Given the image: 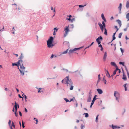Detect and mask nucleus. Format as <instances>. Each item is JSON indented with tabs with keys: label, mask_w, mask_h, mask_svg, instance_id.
Here are the masks:
<instances>
[{
	"label": "nucleus",
	"mask_w": 129,
	"mask_h": 129,
	"mask_svg": "<svg viewBox=\"0 0 129 129\" xmlns=\"http://www.w3.org/2000/svg\"><path fill=\"white\" fill-rule=\"evenodd\" d=\"M125 39L126 40H128V38L126 36H125Z\"/></svg>",
	"instance_id": "59"
},
{
	"label": "nucleus",
	"mask_w": 129,
	"mask_h": 129,
	"mask_svg": "<svg viewBox=\"0 0 129 129\" xmlns=\"http://www.w3.org/2000/svg\"><path fill=\"white\" fill-rule=\"evenodd\" d=\"M69 26H67L64 29V30L65 31V35H64V36H65L67 35L69 31Z\"/></svg>",
	"instance_id": "6"
},
{
	"label": "nucleus",
	"mask_w": 129,
	"mask_h": 129,
	"mask_svg": "<svg viewBox=\"0 0 129 129\" xmlns=\"http://www.w3.org/2000/svg\"><path fill=\"white\" fill-rule=\"evenodd\" d=\"M91 96H90V95H89V102L90 101V100L91 99Z\"/></svg>",
	"instance_id": "57"
},
{
	"label": "nucleus",
	"mask_w": 129,
	"mask_h": 129,
	"mask_svg": "<svg viewBox=\"0 0 129 129\" xmlns=\"http://www.w3.org/2000/svg\"><path fill=\"white\" fill-rule=\"evenodd\" d=\"M122 4L120 3L119 4V6L118 7V8L119 10L120 13V11L121 9Z\"/></svg>",
	"instance_id": "21"
},
{
	"label": "nucleus",
	"mask_w": 129,
	"mask_h": 129,
	"mask_svg": "<svg viewBox=\"0 0 129 129\" xmlns=\"http://www.w3.org/2000/svg\"><path fill=\"white\" fill-rule=\"evenodd\" d=\"M99 116V115H98L96 117V119H95V121L96 122H98V116Z\"/></svg>",
	"instance_id": "30"
},
{
	"label": "nucleus",
	"mask_w": 129,
	"mask_h": 129,
	"mask_svg": "<svg viewBox=\"0 0 129 129\" xmlns=\"http://www.w3.org/2000/svg\"><path fill=\"white\" fill-rule=\"evenodd\" d=\"M107 57V53L106 52H105L104 53L103 59L104 61H105Z\"/></svg>",
	"instance_id": "10"
},
{
	"label": "nucleus",
	"mask_w": 129,
	"mask_h": 129,
	"mask_svg": "<svg viewBox=\"0 0 129 129\" xmlns=\"http://www.w3.org/2000/svg\"><path fill=\"white\" fill-rule=\"evenodd\" d=\"M98 80L97 81V84H96L97 85V84H98V83L101 80L100 74L98 75Z\"/></svg>",
	"instance_id": "13"
},
{
	"label": "nucleus",
	"mask_w": 129,
	"mask_h": 129,
	"mask_svg": "<svg viewBox=\"0 0 129 129\" xmlns=\"http://www.w3.org/2000/svg\"><path fill=\"white\" fill-rule=\"evenodd\" d=\"M127 74L128 77V78H129V73L127 71Z\"/></svg>",
	"instance_id": "52"
},
{
	"label": "nucleus",
	"mask_w": 129,
	"mask_h": 129,
	"mask_svg": "<svg viewBox=\"0 0 129 129\" xmlns=\"http://www.w3.org/2000/svg\"><path fill=\"white\" fill-rule=\"evenodd\" d=\"M105 72L106 73V76L108 77H110V75L108 72V71L105 69Z\"/></svg>",
	"instance_id": "8"
},
{
	"label": "nucleus",
	"mask_w": 129,
	"mask_h": 129,
	"mask_svg": "<svg viewBox=\"0 0 129 129\" xmlns=\"http://www.w3.org/2000/svg\"><path fill=\"white\" fill-rule=\"evenodd\" d=\"M36 124H37L38 123V120L37 119L36 120Z\"/></svg>",
	"instance_id": "62"
},
{
	"label": "nucleus",
	"mask_w": 129,
	"mask_h": 129,
	"mask_svg": "<svg viewBox=\"0 0 129 129\" xmlns=\"http://www.w3.org/2000/svg\"><path fill=\"white\" fill-rule=\"evenodd\" d=\"M111 64L112 66H113L114 67H116V68H118L117 66L116 65V64H115V62H111Z\"/></svg>",
	"instance_id": "11"
},
{
	"label": "nucleus",
	"mask_w": 129,
	"mask_h": 129,
	"mask_svg": "<svg viewBox=\"0 0 129 129\" xmlns=\"http://www.w3.org/2000/svg\"><path fill=\"white\" fill-rule=\"evenodd\" d=\"M120 50H121V52L122 53H123V50L121 48H120Z\"/></svg>",
	"instance_id": "61"
},
{
	"label": "nucleus",
	"mask_w": 129,
	"mask_h": 129,
	"mask_svg": "<svg viewBox=\"0 0 129 129\" xmlns=\"http://www.w3.org/2000/svg\"><path fill=\"white\" fill-rule=\"evenodd\" d=\"M96 90L98 93L99 94H101L103 93V91L101 89H97Z\"/></svg>",
	"instance_id": "12"
},
{
	"label": "nucleus",
	"mask_w": 129,
	"mask_h": 129,
	"mask_svg": "<svg viewBox=\"0 0 129 129\" xmlns=\"http://www.w3.org/2000/svg\"><path fill=\"white\" fill-rule=\"evenodd\" d=\"M93 104L91 103V105H90V108H91V107L92 106V105H93Z\"/></svg>",
	"instance_id": "58"
},
{
	"label": "nucleus",
	"mask_w": 129,
	"mask_h": 129,
	"mask_svg": "<svg viewBox=\"0 0 129 129\" xmlns=\"http://www.w3.org/2000/svg\"><path fill=\"white\" fill-rule=\"evenodd\" d=\"M101 17H102V19L105 22H106V20L105 18L104 17V14H102L101 15Z\"/></svg>",
	"instance_id": "17"
},
{
	"label": "nucleus",
	"mask_w": 129,
	"mask_h": 129,
	"mask_svg": "<svg viewBox=\"0 0 129 129\" xmlns=\"http://www.w3.org/2000/svg\"><path fill=\"white\" fill-rule=\"evenodd\" d=\"M114 95L116 98V100L118 102H119L120 97L119 93L117 91H115L114 93Z\"/></svg>",
	"instance_id": "4"
},
{
	"label": "nucleus",
	"mask_w": 129,
	"mask_h": 129,
	"mask_svg": "<svg viewBox=\"0 0 129 129\" xmlns=\"http://www.w3.org/2000/svg\"><path fill=\"white\" fill-rule=\"evenodd\" d=\"M99 47H101V51H102L103 50V48L102 47V45H101V44H100V45H99Z\"/></svg>",
	"instance_id": "27"
},
{
	"label": "nucleus",
	"mask_w": 129,
	"mask_h": 129,
	"mask_svg": "<svg viewBox=\"0 0 129 129\" xmlns=\"http://www.w3.org/2000/svg\"><path fill=\"white\" fill-rule=\"evenodd\" d=\"M62 83H64L67 84V86L70 87V89L71 90H72L73 89V83L71 79L70 80L69 77L67 76L61 81Z\"/></svg>",
	"instance_id": "2"
},
{
	"label": "nucleus",
	"mask_w": 129,
	"mask_h": 129,
	"mask_svg": "<svg viewBox=\"0 0 129 129\" xmlns=\"http://www.w3.org/2000/svg\"><path fill=\"white\" fill-rule=\"evenodd\" d=\"M53 38L52 37H50L48 40L47 41V47L48 48H52L54 46L53 43Z\"/></svg>",
	"instance_id": "3"
},
{
	"label": "nucleus",
	"mask_w": 129,
	"mask_h": 129,
	"mask_svg": "<svg viewBox=\"0 0 129 129\" xmlns=\"http://www.w3.org/2000/svg\"><path fill=\"white\" fill-rule=\"evenodd\" d=\"M122 34V33H120L119 34V36H118V37L119 38H121Z\"/></svg>",
	"instance_id": "35"
},
{
	"label": "nucleus",
	"mask_w": 129,
	"mask_h": 129,
	"mask_svg": "<svg viewBox=\"0 0 129 129\" xmlns=\"http://www.w3.org/2000/svg\"><path fill=\"white\" fill-rule=\"evenodd\" d=\"M126 18L127 19V21H129V13H127L126 15Z\"/></svg>",
	"instance_id": "19"
},
{
	"label": "nucleus",
	"mask_w": 129,
	"mask_h": 129,
	"mask_svg": "<svg viewBox=\"0 0 129 129\" xmlns=\"http://www.w3.org/2000/svg\"><path fill=\"white\" fill-rule=\"evenodd\" d=\"M90 16L89 14L88 13H87L86 14V17H89Z\"/></svg>",
	"instance_id": "50"
},
{
	"label": "nucleus",
	"mask_w": 129,
	"mask_h": 129,
	"mask_svg": "<svg viewBox=\"0 0 129 129\" xmlns=\"http://www.w3.org/2000/svg\"><path fill=\"white\" fill-rule=\"evenodd\" d=\"M14 107H15V110L16 111L17 110V103L16 102H15V105L14 106Z\"/></svg>",
	"instance_id": "32"
},
{
	"label": "nucleus",
	"mask_w": 129,
	"mask_h": 129,
	"mask_svg": "<svg viewBox=\"0 0 129 129\" xmlns=\"http://www.w3.org/2000/svg\"><path fill=\"white\" fill-rule=\"evenodd\" d=\"M126 84H124L123 85V86L125 88V91H126L127 90V88L126 87Z\"/></svg>",
	"instance_id": "29"
},
{
	"label": "nucleus",
	"mask_w": 129,
	"mask_h": 129,
	"mask_svg": "<svg viewBox=\"0 0 129 129\" xmlns=\"http://www.w3.org/2000/svg\"><path fill=\"white\" fill-rule=\"evenodd\" d=\"M19 114L21 116H22V113H21V112L20 111H19Z\"/></svg>",
	"instance_id": "53"
},
{
	"label": "nucleus",
	"mask_w": 129,
	"mask_h": 129,
	"mask_svg": "<svg viewBox=\"0 0 129 129\" xmlns=\"http://www.w3.org/2000/svg\"><path fill=\"white\" fill-rule=\"evenodd\" d=\"M15 116L16 117H17L18 116L17 110H16V111L15 110Z\"/></svg>",
	"instance_id": "34"
},
{
	"label": "nucleus",
	"mask_w": 129,
	"mask_h": 129,
	"mask_svg": "<svg viewBox=\"0 0 129 129\" xmlns=\"http://www.w3.org/2000/svg\"><path fill=\"white\" fill-rule=\"evenodd\" d=\"M129 27V24H127V27L126 28H124V31H126L127 30V27Z\"/></svg>",
	"instance_id": "36"
},
{
	"label": "nucleus",
	"mask_w": 129,
	"mask_h": 129,
	"mask_svg": "<svg viewBox=\"0 0 129 129\" xmlns=\"http://www.w3.org/2000/svg\"><path fill=\"white\" fill-rule=\"evenodd\" d=\"M67 17H68L67 18V19L69 21H70L71 20V18L72 17L71 15H70L69 16H68Z\"/></svg>",
	"instance_id": "22"
},
{
	"label": "nucleus",
	"mask_w": 129,
	"mask_h": 129,
	"mask_svg": "<svg viewBox=\"0 0 129 129\" xmlns=\"http://www.w3.org/2000/svg\"><path fill=\"white\" fill-rule=\"evenodd\" d=\"M103 39L102 37L100 36V37H98L96 39V41L98 42V44L99 45L100 44L101 42L100 41V40H102Z\"/></svg>",
	"instance_id": "5"
},
{
	"label": "nucleus",
	"mask_w": 129,
	"mask_h": 129,
	"mask_svg": "<svg viewBox=\"0 0 129 129\" xmlns=\"http://www.w3.org/2000/svg\"><path fill=\"white\" fill-rule=\"evenodd\" d=\"M99 26L100 28L101 29L102 31L103 32L104 28V27H103V26H102V25L101 23H99Z\"/></svg>",
	"instance_id": "9"
},
{
	"label": "nucleus",
	"mask_w": 129,
	"mask_h": 129,
	"mask_svg": "<svg viewBox=\"0 0 129 129\" xmlns=\"http://www.w3.org/2000/svg\"><path fill=\"white\" fill-rule=\"evenodd\" d=\"M74 101V100L73 99H71V100L70 101H69V102H70L71 101Z\"/></svg>",
	"instance_id": "55"
},
{
	"label": "nucleus",
	"mask_w": 129,
	"mask_h": 129,
	"mask_svg": "<svg viewBox=\"0 0 129 129\" xmlns=\"http://www.w3.org/2000/svg\"><path fill=\"white\" fill-rule=\"evenodd\" d=\"M25 111L26 112H27V109H26V108H25Z\"/></svg>",
	"instance_id": "54"
},
{
	"label": "nucleus",
	"mask_w": 129,
	"mask_h": 129,
	"mask_svg": "<svg viewBox=\"0 0 129 129\" xmlns=\"http://www.w3.org/2000/svg\"><path fill=\"white\" fill-rule=\"evenodd\" d=\"M12 126L13 127H14V128H15V126L14 125V122H12Z\"/></svg>",
	"instance_id": "42"
},
{
	"label": "nucleus",
	"mask_w": 129,
	"mask_h": 129,
	"mask_svg": "<svg viewBox=\"0 0 129 129\" xmlns=\"http://www.w3.org/2000/svg\"><path fill=\"white\" fill-rule=\"evenodd\" d=\"M91 46H90V45L89 46H88L87 47H86V48H85V49H87V48H89Z\"/></svg>",
	"instance_id": "60"
},
{
	"label": "nucleus",
	"mask_w": 129,
	"mask_h": 129,
	"mask_svg": "<svg viewBox=\"0 0 129 129\" xmlns=\"http://www.w3.org/2000/svg\"><path fill=\"white\" fill-rule=\"evenodd\" d=\"M68 50V49L66 51H64V52H62L61 54H66L67 53V52Z\"/></svg>",
	"instance_id": "33"
},
{
	"label": "nucleus",
	"mask_w": 129,
	"mask_h": 129,
	"mask_svg": "<svg viewBox=\"0 0 129 129\" xmlns=\"http://www.w3.org/2000/svg\"><path fill=\"white\" fill-rule=\"evenodd\" d=\"M105 32L104 33V34L105 35H107V30L106 28H105Z\"/></svg>",
	"instance_id": "24"
},
{
	"label": "nucleus",
	"mask_w": 129,
	"mask_h": 129,
	"mask_svg": "<svg viewBox=\"0 0 129 129\" xmlns=\"http://www.w3.org/2000/svg\"><path fill=\"white\" fill-rule=\"evenodd\" d=\"M23 56L22 53H21L20 56L19 57V59H20L19 60H21L22 61V59L23 58Z\"/></svg>",
	"instance_id": "18"
},
{
	"label": "nucleus",
	"mask_w": 129,
	"mask_h": 129,
	"mask_svg": "<svg viewBox=\"0 0 129 129\" xmlns=\"http://www.w3.org/2000/svg\"><path fill=\"white\" fill-rule=\"evenodd\" d=\"M4 30V27H3V28L2 29H0V31L1 32H2Z\"/></svg>",
	"instance_id": "49"
},
{
	"label": "nucleus",
	"mask_w": 129,
	"mask_h": 129,
	"mask_svg": "<svg viewBox=\"0 0 129 129\" xmlns=\"http://www.w3.org/2000/svg\"><path fill=\"white\" fill-rule=\"evenodd\" d=\"M75 20V18H73L72 19H71V20L70 21H71V22H73Z\"/></svg>",
	"instance_id": "43"
},
{
	"label": "nucleus",
	"mask_w": 129,
	"mask_h": 129,
	"mask_svg": "<svg viewBox=\"0 0 129 129\" xmlns=\"http://www.w3.org/2000/svg\"><path fill=\"white\" fill-rule=\"evenodd\" d=\"M122 79L124 80H126V76L124 75V74H123Z\"/></svg>",
	"instance_id": "23"
},
{
	"label": "nucleus",
	"mask_w": 129,
	"mask_h": 129,
	"mask_svg": "<svg viewBox=\"0 0 129 129\" xmlns=\"http://www.w3.org/2000/svg\"><path fill=\"white\" fill-rule=\"evenodd\" d=\"M54 31H55V32H56L57 31V30H58V29L56 28L55 27L54 28Z\"/></svg>",
	"instance_id": "44"
},
{
	"label": "nucleus",
	"mask_w": 129,
	"mask_h": 129,
	"mask_svg": "<svg viewBox=\"0 0 129 129\" xmlns=\"http://www.w3.org/2000/svg\"><path fill=\"white\" fill-rule=\"evenodd\" d=\"M86 6V5H85L84 6H83L81 5H79V8H81V7H83Z\"/></svg>",
	"instance_id": "39"
},
{
	"label": "nucleus",
	"mask_w": 129,
	"mask_h": 129,
	"mask_svg": "<svg viewBox=\"0 0 129 129\" xmlns=\"http://www.w3.org/2000/svg\"><path fill=\"white\" fill-rule=\"evenodd\" d=\"M55 31H54V33H53V35L54 36L55 35H56V33H55Z\"/></svg>",
	"instance_id": "63"
},
{
	"label": "nucleus",
	"mask_w": 129,
	"mask_h": 129,
	"mask_svg": "<svg viewBox=\"0 0 129 129\" xmlns=\"http://www.w3.org/2000/svg\"><path fill=\"white\" fill-rule=\"evenodd\" d=\"M81 47L80 48H75L73 50H70L69 53H72L73 52L75 51L78 49H80Z\"/></svg>",
	"instance_id": "7"
},
{
	"label": "nucleus",
	"mask_w": 129,
	"mask_h": 129,
	"mask_svg": "<svg viewBox=\"0 0 129 129\" xmlns=\"http://www.w3.org/2000/svg\"><path fill=\"white\" fill-rule=\"evenodd\" d=\"M22 62V61L21 60H19L16 63H13L12 64V65L13 66H17L18 67V69L20 71L21 74L23 76L24 74V69H25V68L23 66Z\"/></svg>",
	"instance_id": "1"
},
{
	"label": "nucleus",
	"mask_w": 129,
	"mask_h": 129,
	"mask_svg": "<svg viewBox=\"0 0 129 129\" xmlns=\"http://www.w3.org/2000/svg\"><path fill=\"white\" fill-rule=\"evenodd\" d=\"M18 95L19 96V97L20 98H23L20 96V94H19Z\"/></svg>",
	"instance_id": "56"
},
{
	"label": "nucleus",
	"mask_w": 129,
	"mask_h": 129,
	"mask_svg": "<svg viewBox=\"0 0 129 129\" xmlns=\"http://www.w3.org/2000/svg\"><path fill=\"white\" fill-rule=\"evenodd\" d=\"M113 38L112 41H113V40H114L116 38L115 36H113Z\"/></svg>",
	"instance_id": "51"
},
{
	"label": "nucleus",
	"mask_w": 129,
	"mask_h": 129,
	"mask_svg": "<svg viewBox=\"0 0 129 129\" xmlns=\"http://www.w3.org/2000/svg\"><path fill=\"white\" fill-rule=\"evenodd\" d=\"M83 115H85V117H88L89 116L88 114L87 113H84Z\"/></svg>",
	"instance_id": "25"
},
{
	"label": "nucleus",
	"mask_w": 129,
	"mask_h": 129,
	"mask_svg": "<svg viewBox=\"0 0 129 129\" xmlns=\"http://www.w3.org/2000/svg\"><path fill=\"white\" fill-rule=\"evenodd\" d=\"M11 123V121L10 120H9V122H8V124H9V125H10V126H10Z\"/></svg>",
	"instance_id": "47"
},
{
	"label": "nucleus",
	"mask_w": 129,
	"mask_h": 129,
	"mask_svg": "<svg viewBox=\"0 0 129 129\" xmlns=\"http://www.w3.org/2000/svg\"><path fill=\"white\" fill-rule=\"evenodd\" d=\"M96 99H95L94 98H93V100H92V101L91 103H92L93 104V103L94 102L95 100Z\"/></svg>",
	"instance_id": "40"
},
{
	"label": "nucleus",
	"mask_w": 129,
	"mask_h": 129,
	"mask_svg": "<svg viewBox=\"0 0 129 129\" xmlns=\"http://www.w3.org/2000/svg\"><path fill=\"white\" fill-rule=\"evenodd\" d=\"M24 98H25V99H26L27 98V97H26V96L25 95H24Z\"/></svg>",
	"instance_id": "64"
},
{
	"label": "nucleus",
	"mask_w": 129,
	"mask_h": 129,
	"mask_svg": "<svg viewBox=\"0 0 129 129\" xmlns=\"http://www.w3.org/2000/svg\"><path fill=\"white\" fill-rule=\"evenodd\" d=\"M119 64H122L123 66H124V63L121 62H119Z\"/></svg>",
	"instance_id": "41"
},
{
	"label": "nucleus",
	"mask_w": 129,
	"mask_h": 129,
	"mask_svg": "<svg viewBox=\"0 0 129 129\" xmlns=\"http://www.w3.org/2000/svg\"><path fill=\"white\" fill-rule=\"evenodd\" d=\"M112 127L113 128V129H116V128H120L119 126H114L112 124Z\"/></svg>",
	"instance_id": "14"
},
{
	"label": "nucleus",
	"mask_w": 129,
	"mask_h": 129,
	"mask_svg": "<svg viewBox=\"0 0 129 129\" xmlns=\"http://www.w3.org/2000/svg\"><path fill=\"white\" fill-rule=\"evenodd\" d=\"M36 88H37L38 89V93H40L41 92H43V91H40L41 90V88H37V87H36Z\"/></svg>",
	"instance_id": "26"
},
{
	"label": "nucleus",
	"mask_w": 129,
	"mask_h": 129,
	"mask_svg": "<svg viewBox=\"0 0 129 129\" xmlns=\"http://www.w3.org/2000/svg\"><path fill=\"white\" fill-rule=\"evenodd\" d=\"M117 21L120 27L121 25V21L119 20H117Z\"/></svg>",
	"instance_id": "15"
},
{
	"label": "nucleus",
	"mask_w": 129,
	"mask_h": 129,
	"mask_svg": "<svg viewBox=\"0 0 129 129\" xmlns=\"http://www.w3.org/2000/svg\"><path fill=\"white\" fill-rule=\"evenodd\" d=\"M102 23L103 24L102 26H103V27H104V28H105V24L104 23V21H103L102 22Z\"/></svg>",
	"instance_id": "28"
},
{
	"label": "nucleus",
	"mask_w": 129,
	"mask_h": 129,
	"mask_svg": "<svg viewBox=\"0 0 129 129\" xmlns=\"http://www.w3.org/2000/svg\"><path fill=\"white\" fill-rule=\"evenodd\" d=\"M118 70V68H116V70L114 71L113 73V75H114L116 74V72Z\"/></svg>",
	"instance_id": "16"
},
{
	"label": "nucleus",
	"mask_w": 129,
	"mask_h": 129,
	"mask_svg": "<svg viewBox=\"0 0 129 129\" xmlns=\"http://www.w3.org/2000/svg\"><path fill=\"white\" fill-rule=\"evenodd\" d=\"M126 7L127 8H128L129 7V1H127L126 3Z\"/></svg>",
	"instance_id": "20"
},
{
	"label": "nucleus",
	"mask_w": 129,
	"mask_h": 129,
	"mask_svg": "<svg viewBox=\"0 0 129 129\" xmlns=\"http://www.w3.org/2000/svg\"><path fill=\"white\" fill-rule=\"evenodd\" d=\"M24 123L23 122V121H22V126L23 128H24L25 127V126L24 125Z\"/></svg>",
	"instance_id": "38"
},
{
	"label": "nucleus",
	"mask_w": 129,
	"mask_h": 129,
	"mask_svg": "<svg viewBox=\"0 0 129 129\" xmlns=\"http://www.w3.org/2000/svg\"><path fill=\"white\" fill-rule=\"evenodd\" d=\"M115 28L116 29H117V30H116V32L118 30V28H117V27L116 26H115Z\"/></svg>",
	"instance_id": "45"
},
{
	"label": "nucleus",
	"mask_w": 129,
	"mask_h": 129,
	"mask_svg": "<svg viewBox=\"0 0 129 129\" xmlns=\"http://www.w3.org/2000/svg\"><path fill=\"white\" fill-rule=\"evenodd\" d=\"M51 10H53V11L54 12H55V8L54 9L52 7H51Z\"/></svg>",
	"instance_id": "31"
},
{
	"label": "nucleus",
	"mask_w": 129,
	"mask_h": 129,
	"mask_svg": "<svg viewBox=\"0 0 129 129\" xmlns=\"http://www.w3.org/2000/svg\"><path fill=\"white\" fill-rule=\"evenodd\" d=\"M64 99L66 101V102H69V100L67 99H66L64 98Z\"/></svg>",
	"instance_id": "48"
},
{
	"label": "nucleus",
	"mask_w": 129,
	"mask_h": 129,
	"mask_svg": "<svg viewBox=\"0 0 129 129\" xmlns=\"http://www.w3.org/2000/svg\"><path fill=\"white\" fill-rule=\"evenodd\" d=\"M56 56H55V55L54 54H52L51 57L50 58H52L53 57H56Z\"/></svg>",
	"instance_id": "37"
},
{
	"label": "nucleus",
	"mask_w": 129,
	"mask_h": 129,
	"mask_svg": "<svg viewBox=\"0 0 129 129\" xmlns=\"http://www.w3.org/2000/svg\"><path fill=\"white\" fill-rule=\"evenodd\" d=\"M85 127L84 125H83L82 124L81 125V129H83V128Z\"/></svg>",
	"instance_id": "46"
}]
</instances>
